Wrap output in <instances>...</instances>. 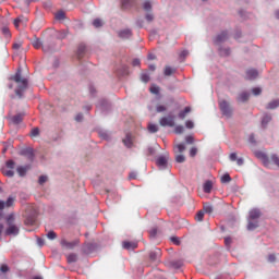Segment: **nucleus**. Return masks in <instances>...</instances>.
<instances>
[{
    "instance_id": "1",
    "label": "nucleus",
    "mask_w": 279,
    "mask_h": 279,
    "mask_svg": "<svg viewBox=\"0 0 279 279\" xmlns=\"http://www.w3.org/2000/svg\"><path fill=\"white\" fill-rule=\"evenodd\" d=\"M10 80L15 84V95L23 97V93L27 89V78L21 75V69L17 70L15 75L11 76Z\"/></svg>"
},
{
    "instance_id": "2",
    "label": "nucleus",
    "mask_w": 279,
    "mask_h": 279,
    "mask_svg": "<svg viewBox=\"0 0 279 279\" xmlns=\"http://www.w3.org/2000/svg\"><path fill=\"white\" fill-rule=\"evenodd\" d=\"M258 219H260V209H252L247 219V230H256L258 228Z\"/></svg>"
},
{
    "instance_id": "3",
    "label": "nucleus",
    "mask_w": 279,
    "mask_h": 279,
    "mask_svg": "<svg viewBox=\"0 0 279 279\" xmlns=\"http://www.w3.org/2000/svg\"><path fill=\"white\" fill-rule=\"evenodd\" d=\"M219 106L223 117H227V119H230V117H232V112H234V109H232V106H230V102L228 100H220Z\"/></svg>"
},
{
    "instance_id": "4",
    "label": "nucleus",
    "mask_w": 279,
    "mask_h": 279,
    "mask_svg": "<svg viewBox=\"0 0 279 279\" xmlns=\"http://www.w3.org/2000/svg\"><path fill=\"white\" fill-rule=\"evenodd\" d=\"M14 202H16V197L14 196H9L7 202L0 201V219L3 217L4 208H10L14 206Z\"/></svg>"
},
{
    "instance_id": "5",
    "label": "nucleus",
    "mask_w": 279,
    "mask_h": 279,
    "mask_svg": "<svg viewBox=\"0 0 279 279\" xmlns=\"http://www.w3.org/2000/svg\"><path fill=\"white\" fill-rule=\"evenodd\" d=\"M20 231L21 229L19 226L10 223L8 225V228L4 230V236H17Z\"/></svg>"
},
{
    "instance_id": "6",
    "label": "nucleus",
    "mask_w": 279,
    "mask_h": 279,
    "mask_svg": "<svg viewBox=\"0 0 279 279\" xmlns=\"http://www.w3.org/2000/svg\"><path fill=\"white\" fill-rule=\"evenodd\" d=\"M161 128H173L175 125V119L173 116L162 117L159 120Z\"/></svg>"
},
{
    "instance_id": "7",
    "label": "nucleus",
    "mask_w": 279,
    "mask_h": 279,
    "mask_svg": "<svg viewBox=\"0 0 279 279\" xmlns=\"http://www.w3.org/2000/svg\"><path fill=\"white\" fill-rule=\"evenodd\" d=\"M255 156L256 158L262 160L263 165H265L268 169H271L272 165H271V161L269 160V157H267V154L263 151H257Z\"/></svg>"
},
{
    "instance_id": "8",
    "label": "nucleus",
    "mask_w": 279,
    "mask_h": 279,
    "mask_svg": "<svg viewBox=\"0 0 279 279\" xmlns=\"http://www.w3.org/2000/svg\"><path fill=\"white\" fill-rule=\"evenodd\" d=\"M61 245L65 248V250H73V247L80 245V240H74L72 242H69L66 240H61Z\"/></svg>"
},
{
    "instance_id": "9",
    "label": "nucleus",
    "mask_w": 279,
    "mask_h": 279,
    "mask_svg": "<svg viewBox=\"0 0 279 279\" xmlns=\"http://www.w3.org/2000/svg\"><path fill=\"white\" fill-rule=\"evenodd\" d=\"M13 23H14V27H15L16 29H19V27H21V25H22L23 27H25V25H27V17L21 15V16H19L17 19H15Z\"/></svg>"
},
{
    "instance_id": "10",
    "label": "nucleus",
    "mask_w": 279,
    "mask_h": 279,
    "mask_svg": "<svg viewBox=\"0 0 279 279\" xmlns=\"http://www.w3.org/2000/svg\"><path fill=\"white\" fill-rule=\"evenodd\" d=\"M21 155L28 158V160H34V148H24L21 150Z\"/></svg>"
},
{
    "instance_id": "11",
    "label": "nucleus",
    "mask_w": 279,
    "mask_h": 279,
    "mask_svg": "<svg viewBox=\"0 0 279 279\" xmlns=\"http://www.w3.org/2000/svg\"><path fill=\"white\" fill-rule=\"evenodd\" d=\"M120 38L128 39L132 36V31L130 28L122 29L118 33Z\"/></svg>"
},
{
    "instance_id": "12",
    "label": "nucleus",
    "mask_w": 279,
    "mask_h": 279,
    "mask_svg": "<svg viewBox=\"0 0 279 279\" xmlns=\"http://www.w3.org/2000/svg\"><path fill=\"white\" fill-rule=\"evenodd\" d=\"M258 77V71L251 69L246 71V80H256Z\"/></svg>"
},
{
    "instance_id": "13",
    "label": "nucleus",
    "mask_w": 279,
    "mask_h": 279,
    "mask_svg": "<svg viewBox=\"0 0 279 279\" xmlns=\"http://www.w3.org/2000/svg\"><path fill=\"white\" fill-rule=\"evenodd\" d=\"M279 108V99H274L266 105V110H276Z\"/></svg>"
},
{
    "instance_id": "14",
    "label": "nucleus",
    "mask_w": 279,
    "mask_h": 279,
    "mask_svg": "<svg viewBox=\"0 0 279 279\" xmlns=\"http://www.w3.org/2000/svg\"><path fill=\"white\" fill-rule=\"evenodd\" d=\"M157 166L159 167V169H167V157L160 156L157 159Z\"/></svg>"
},
{
    "instance_id": "15",
    "label": "nucleus",
    "mask_w": 279,
    "mask_h": 279,
    "mask_svg": "<svg viewBox=\"0 0 279 279\" xmlns=\"http://www.w3.org/2000/svg\"><path fill=\"white\" fill-rule=\"evenodd\" d=\"M227 39H228V32H222L216 37L215 43H226Z\"/></svg>"
},
{
    "instance_id": "16",
    "label": "nucleus",
    "mask_w": 279,
    "mask_h": 279,
    "mask_svg": "<svg viewBox=\"0 0 279 279\" xmlns=\"http://www.w3.org/2000/svg\"><path fill=\"white\" fill-rule=\"evenodd\" d=\"M122 247L124 250H136L137 244L135 242H123Z\"/></svg>"
},
{
    "instance_id": "17",
    "label": "nucleus",
    "mask_w": 279,
    "mask_h": 279,
    "mask_svg": "<svg viewBox=\"0 0 279 279\" xmlns=\"http://www.w3.org/2000/svg\"><path fill=\"white\" fill-rule=\"evenodd\" d=\"M271 122V114H264V117L262 118V125L263 128H267V125H269V123Z\"/></svg>"
},
{
    "instance_id": "18",
    "label": "nucleus",
    "mask_w": 279,
    "mask_h": 279,
    "mask_svg": "<svg viewBox=\"0 0 279 279\" xmlns=\"http://www.w3.org/2000/svg\"><path fill=\"white\" fill-rule=\"evenodd\" d=\"M150 260H157L160 258V248H156L155 251L150 252L149 254Z\"/></svg>"
},
{
    "instance_id": "19",
    "label": "nucleus",
    "mask_w": 279,
    "mask_h": 279,
    "mask_svg": "<svg viewBox=\"0 0 279 279\" xmlns=\"http://www.w3.org/2000/svg\"><path fill=\"white\" fill-rule=\"evenodd\" d=\"M247 99H250V93H247V92H242L238 96V101H241L242 104H244V101H247Z\"/></svg>"
},
{
    "instance_id": "20",
    "label": "nucleus",
    "mask_w": 279,
    "mask_h": 279,
    "mask_svg": "<svg viewBox=\"0 0 279 279\" xmlns=\"http://www.w3.org/2000/svg\"><path fill=\"white\" fill-rule=\"evenodd\" d=\"M204 193H210L213 191V181H206L203 185Z\"/></svg>"
},
{
    "instance_id": "21",
    "label": "nucleus",
    "mask_w": 279,
    "mask_h": 279,
    "mask_svg": "<svg viewBox=\"0 0 279 279\" xmlns=\"http://www.w3.org/2000/svg\"><path fill=\"white\" fill-rule=\"evenodd\" d=\"M185 150H186V145L184 144H177L174 146V154H182Z\"/></svg>"
},
{
    "instance_id": "22",
    "label": "nucleus",
    "mask_w": 279,
    "mask_h": 279,
    "mask_svg": "<svg viewBox=\"0 0 279 279\" xmlns=\"http://www.w3.org/2000/svg\"><path fill=\"white\" fill-rule=\"evenodd\" d=\"M123 143L125 147H132L133 142H132V134H126L125 138L123 140Z\"/></svg>"
},
{
    "instance_id": "23",
    "label": "nucleus",
    "mask_w": 279,
    "mask_h": 279,
    "mask_svg": "<svg viewBox=\"0 0 279 279\" xmlns=\"http://www.w3.org/2000/svg\"><path fill=\"white\" fill-rule=\"evenodd\" d=\"M270 165H276V167H279V156L276 154L270 155Z\"/></svg>"
},
{
    "instance_id": "24",
    "label": "nucleus",
    "mask_w": 279,
    "mask_h": 279,
    "mask_svg": "<svg viewBox=\"0 0 279 279\" xmlns=\"http://www.w3.org/2000/svg\"><path fill=\"white\" fill-rule=\"evenodd\" d=\"M100 138H104V141H108L110 138V132L106 131V130H100L98 132Z\"/></svg>"
},
{
    "instance_id": "25",
    "label": "nucleus",
    "mask_w": 279,
    "mask_h": 279,
    "mask_svg": "<svg viewBox=\"0 0 279 279\" xmlns=\"http://www.w3.org/2000/svg\"><path fill=\"white\" fill-rule=\"evenodd\" d=\"M3 175H7V178H14V170L8 168L2 169Z\"/></svg>"
},
{
    "instance_id": "26",
    "label": "nucleus",
    "mask_w": 279,
    "mask_h": 279,
    "mask_svg": "<svg viewBox=\"0 0 279 279\" xmlns=\"http://www.w3.org/2000/svg\"><path fill=\"white\" fill-rule=\"evenodd\" d=\"M13 123H15V125H19V123H21V121H23V113H19L16 116H14L12 118Z\"/></svg>"
},
{
    "instance_id": "27",
    "label": "nucleus",
    "mask_w": 279,
    "mask_h": 279,
    "mask_svg": "<svg viewBox=\"0 0 279 279\" xmlns=\"http://www.w3.org/2000/svg\"><path fill=\"white\" fill-rule=\"evenodd\" d=\"M32 45L35 49H40V47H43V41H40L38 38H35L32 40Z\"/></svg>"
},
{
    "instance_id": "28",
    "label": "nucleus",
    "mask_w": 279,
    "mask_h": 279,
    "mask_svg": "<svg viewBox=\"0 0 279 279\" xmlns=\"http://www.w3.org/2000/svg\"><path fill=\"white\" fill-rule=\"evenodd\" d=\"M159 128L158 124H148V132H150V134H156V132H158Z\"/></svg>"
},
{
    "instance_id": "29",
    "label": "nucleus",
    "mask_w": 279,
    "mask_h": 279,
    "mask_svg": "<svg viewBox=\"0 0 279 279\" xmlns=\"http://www.w3.org/2000/svg\"><path fill=\"white\" fill-rule=\"evenodd\" d=\"M189 112H191V107H185V109L183 111H180L179 119H185L186 114H189Z\"/></svg>"
},
{
    "instance_id": "30",
    "label": "nucleus",
    "mask_w": 279,
    "mask_h": 279,
    "mask_svg": "<svg viewBox=\"0 0 279 279\" xmlns=\"http://www.w3.org/2000/svg\"><path fill=\"white\" fill-rule=\"evenodd\" d=\"M93 25H94V27H96V28L104 27V20H101V19H96V20L93 21Z\"/></svg>"
},
{
    "instance_id": "31",
    "label": "nucleus",
    "mask_w": 279,
    "mask_h": 279,
    "mask_svg": "<svg viewBox=\"0 0 279 279\" xmlns=\"http://www.w3.org/2000/svg\"><path fill=\"white\" fill-rule=\"evenodd\" d=\"M16 171H17L19 175L21 178H23V175H25L27 173V167H17Z\"/></svg>"
},
{
    "instance_id": "32",
    "label": "nucleus",
    "mask_w": 279,
    "mask_h": 279,
    "mask_svg": "<svg viewBox=\"0 0 279 279\" xmlns=\"http://www.w3.org/2000/svg\"><path fill=\"white\" fill-rule=\"evenodd\" d=\"M203 213H206L207 215L213 214V206L210 204H205L203 208Z\"/></svg>"
},
{
    "instance_id": "33",
    "label": "nucleus",
    "mask_w": 279,
    "mask_h": 279,
    "mask_svg": "<svg viewBox=\"0 0 279 279\" xmlns=\"http://www.w3.org/2000/svg\"><path fill=\"white\" fill-rule=\"evenodd\" d=\"M175 71L174 68H171V66H166L165 69V75L169 76V75H173V72Z\"/></svg>"
},
{
    "instance_id": "34",
    "label": "nucleus",
    "mask_w": 279,
    "mask_h": 279,
    "mask_svg": "<svg viewBox=\"0 0 279 279\" xmlns=\"http://www.w3.org/2000/svg\"><path fill=\"white\" fill-rule=\"evenodd\" d=\"M68 263H77V255L76 254H70L68 256Z\"/></svg>"
},
{
    "instance_id": "35",
    "label": "nucleus",
    "mask_w": 279,
    "mask_h": 279,
    "mask_svg": "<svg viewBox=\"0 0 279 279\" xmlns=\"http://www.w3.org/2000/svg\"><path fill=\"white\" fill-rule=\"evenodd\" d=\"M263 93V88L260 87H254L252 89V94L255 96V97H258V95H260Z\"/></svg>"
},
{
    "instance_id": "36",
    "label": "nucleus",
    "mask_w": 279,
    "mask_h": 279,
    "mask_svg": "<svg viewBox=\"0 0 279 279\" xmlns=\"http://www.w3.org/2000/svg\"><path fill=\"white\" fill-rule=\"evenodd\" d=\"M56 19H57V21H64V19H65L64 11H59V12L56 14Z\"/></svg>"
},
{
    "instance_id": "37",
    "label": "nucleus",
    "mask_w": 279,
    "mask_h": 279,
    "mask_svg": "<svg viewBox=\"0 0 279 279\" xmlns=\"http://www.w3.org/2000/svg\"><path fill=\"white\" fill-rule=\"evenodd\" d=\"M39 134H40V130H39L38 128H35V129H33V130L31 131V136H32L33 138H36V136H39Z\"/></svg>"
},
{
    "instance_id": "38",
    "label": "nucleus",
    "mask_w": 279,
    "mask_h": 279,
    "mask_svg": "<svg viewBox=\"0 0 279 279\" xmlns=\"http://www.w3.org/2000/svg\"><path fill=\"white\" fill-rule=\"evenodd\" d=\"M232 178H230V174H223L221 177L222 184H227V182H231Z\"/></svg>"
},
{
    "instance_id": "39",
    "label": "nucleus",
    "mask_w": 279,
    "mask_h": 279,
    "mask_svg": "<svg viewBox=\"0 0 279 279\" xmlns=\"http://www.w3.org/2000/svg\"><path fill=\"white\" fill-rule=\"evenodd\" d=\"M143 9H144L146 12H149V11L151 10V2H150V1L144 2Z\"/></svg>"
},
{
    "instance_id": "40",
    "label": "nucleus",
    "mask_w": 279,
    "mask_h": 279,
    "mask_svg": "<svg viewBox=\"0 0 279 279\" xmlns=\"http://www.w3.org/2000/svg\"><path fill=\"white\" fill-rule=\"evenodd\" d=\"M204 210H201L196 214V221H204Z\"/></svg>"
},
{
    "instance_id": "41",
    "label": "nucleus",
    "mask_w": 279,
    "mask_h": 279,
    "mask_svg": "<svg viewBox=\"0 0 279 279\" xmlns=\"http://www.w3.org/2000/svg\"><path fill=\"white\" fill-rule=\"evenodd\" d=\"M57 236H58V235H57L56 232H53V231H49V232L47 233V239H49L50 241L56 240Z\"/></svg>"
},
{
    "instance_id": "42",
    "label": "nucleus",
    "mask_w": 279,
    "mask_h": 279,
    "mask_svg": "<svg viewBox=\"0 0 279 279\" xmlns=\"http://www.w3.org/2000/svg\"><path fill=\"white\" fill-rule=\"evenodd\" d=\"M150 93H153V95H158L160 93V87L153 85L150 87Z\"/></svg>"
},
{
    "instance_id": "43",
    "label": "nucleus",
    "mask_w": 279,
    "mask_h": 279,
    "mask_svg": "<svg viewBox=\"0 0 279 279\" xmlns=\"http://www.w3.org/2000/svg\"><path fill=\"white\" fill-rule=\"evenodd\" d=\"M141 80H142V82H144V84H147V82H149V74L142 73Z\"/></svg>"
},
{
    "instance_id": "44",
    "label": "nucleus",
    "mask_w": 279,
    "mask_h": 279,
    "mask_svg": "<svg viewBox=\"0 0 279 279\" xmlns=\"http://www.w3.org/2000/svg\"><path fill=\"white\" fill-rule=\"evenodd\" d=\"M174 132H175L177 134H183V133H184V126H182V125H177V126L174 128Z\"/></svg>"
},
{
    "instance_id": "45",
    "label": "nucleus",
    "mask_w": 279,
    "mask_h": 279,
    "mask_svg": "<svg viewBox=\"0 0 279 279\" xmlns=\"http://www.w3.org/2000/svg\"><path fill=\"white\" fill-rule=\"evenodd\" d=\"M156 110H157V112H165V111H167V106H165V105H157L156 106Z\"/></svg>"
},
{
    "instance_id": "46",
    "label": "nucleus",
    "mask_w": 279,
    "mask_h": 279,
    "mask_svg": "<svg viewBox=\"0 0 279 279\" xmlns=\"http://www.w3.org/2000/svg\"><path fill=\"white\" fill-rule=\"evenodd\" d=\"M175 160H177V162L182 163L186 160V157H184V155H177Z\"/></svg>"
},
{
    "instance_id": "47",
    "label": "nucleus",
    "mask_w": 279,
    "mask_h": 279,
    "mask_svg": "<svg viewBox=\"0 0 279 279\" xmlns=\"http://www.w3.org/2000/svg\"><path fill=\"white\" fill-rule=\"evenodd\" d=\"M35 222L36 219H34L33 217H28L25 221L26 226H34Z\"/></svg>"
},
{
    "instance_id": "48",
    "label": "nucleus",
    "mask_w": 279,
    "mask_h": 279,
    "mask_svg": "<svg viewBox=\"0 0 279 279\" xmlns=\"http://www.w3.org/2000/svg\"><path fill=\"white\" fill-rule=\"evenodd\" d=\"M185 128H187V130H193L195 128V124L193 123V121L189 120L185 122Z\"/></svg>"
},
{
    "instance_id": "49",
    "label": "nucleus",
    "mask_w": 279,
    "mask_h": 279,
    "mask_svg": "<svg viewBox=\"0 0 279 279\" xmlns=\"http://www.w3.org/2000/svg\"><path fill=\"white\" fill-rule=\"evenodd\" d=\"M221 56H230V49L229 48H222L220 49Z\"/></svg>"
},
{
    "instance_id": "50",
    "label": "nucleus",
    "mask_w": 279,
    "mask_h": 279,
    "mask_svg": "<svg viewBox=\"0 0 279 279\" xmlns=\"http://www.w3.org/2000/svg\"><path fill=\"white\" fill-rule=\"evenodd\" d=\"M108 101L106 99L99 100L97 104V108H104V106H107Z\"/></svg>"
},
{
    "instance_id": "51",
    "label": "nucleus",
    "mask_w": 279,
    "mask_h": 279,
    "mask_svg": "<svg viewBox=\"0 0 279 279\" xmlns=\"http://www.w3.org/2000/svg\"><path fill=\"white\" fill-rule=\"evenodd\" d=\"M170 241H171L172 243H174V245H180V238H178V236H172V238H170Z\"/></svg>"
},
{
    "instance_id": "52",
    "label": "nucleus",
    "mask_w": 279,
    "mask_h": 279,
    "mask_svg": "<svg viewBox=\"0 0 279 279\" xmlns=\"http://www.w3.org/2000/svg\"><path fill=\"white\" fill-rule=\"evenodd\" d=\"M14 167H15V163L13 160L7 161V169H14Z\"/></svg>"
},
{
    "instance_id": "53",
    "label": "nucleus",
    "mask_w": 279,
    "mask_h": 279,
    "mask_svg": "<svg viewBox=\"0 0 279 279\" xmlns=\"http://www.w3.org/2000/svg\"><path fill=\"white\" fill-rule=\"evenodd\" d=\"M47 180H48V177L47 175H41V177H39V180H38V182H39V184H45V182H47Z\"/></svg>"
},
{
    "instance_id": "54",
    "label": "nucleus",
    "mask_w": 279,
    "mask_h": 279,
    "mask_svg": "<svg viewBox=\"0 0 279 279\" xmlns=\"http://www.w3.org/2000/svg\"><path fill=\"white\" fill-rule=\"evenodd\" d=\"M156 234H158V229L154 228L149 231V235L151 239H154V236H156Z\"/></svg>"
},
{
    "instance_id": "55",
    "label": "nucleus",
    "mask_w": 279,
    "mask_h": 279,
    "mask_svg": "<svg viewBox=\"0 0 279 279\" xmlns=\"http://www.w3.org/2000/svg\"><path fill=\"white\" fill-rule=\"evenodd\" d=\"M185 143H187V145H193L194 141H193V136L189 135L185 137Z\"/></svg>"
},
{
    "instance_id": "56",
    "label": "nucleus",
    "mask_w": 279,
    "mask_h": 279,
    "mask_svg": "<svg viewBox=\"0 0 279 279\" xmlns=\"http://www.w3.org/2000/svg\"><path fill=\"white\" fill-rule=\"evenodd\" d=\"M190 156L194 158V156H197V149L195 147H192L190 150Z\"/></svg>"
},
{
    "instance_id": "57",
    "label": "nucleus",
    "mask_w": 279,
    "mask_h": 279,
    "mask_svg": "<svg viewBox=\"0 0 279 279\" xmlns=\"http://www.w3.org/2000/svg\"><path fill=\"white\" fill-rule=\"evenodd\" d=\"M229 159L231 160V162H234L236 161L239 158L236 157V153H232L230 156H229Z\"/></svg>"
},
{
    "instance_id": "58",
    "label": "nucleus",
    "mask_w": 279,
    "mask_h": 279,
    "mask_svg": "<svg viewBox=\"0 0 279 279\" xmlns=\"http://www.w3.org/2000/svg\"><path fill=\"white\" fill-rule=\"evenodd\" d=\"M75 121H77L78 123L84 121V114H82V113L76 114Z\"/></svg>"
},
{
    "instance_id": "59",
    "label": "nucleus",
    "mask_w": 279,
    "mask_h": 279,
    "mask_svg": "<svg viewBox=\"0 0 279 279\" xmlns=\"http://www.w3.org/2000/svg\"><path fill=\"white\" fill-rule=\"evenodd\" d=\"M7 223H8V226H10V223H14V216H13V215H10V216L7 218Z\"/></svg>"
},
{
    "instance_id": "60",
    "label": "nucleus",
    "mask_w": 279,
    "mask_h": 279,
    "mask_svg": "<svg viewBox=\"0 0 279 279\" xmlns=\"http://www.w3.org/2000/svg\"><path fill=\"white\" fill-rule=\"evenodd\" d=\"M0 270L2 271V274H7V271H9L10 268L8 267V265H2Z\"/></svg>"
},
{
    "instance_id": "61",
    "label": "nucleus",
    "mask_w": 279,
    "mask_h": 279,
    "mask_svg": "<svg viewBox=\"0 0 279 279\" xmlns=\"http://www.w3.org/2000/svg\"><path fill=\"white\" fill-rule=\"evenodd\" d=\"M248 143H251L252 145H254V143H256V140H255V137H254V134H251V135L248 136Z\"/></svg>"
},
{
    "instance_id": "62",
    "label": "nucleus",
    "mask_w": 279,
    "mask_h": 279,
    "mask_svg": "<svg viewBox=\"0 0 279 279\" xmlns=\"http://www.w3.org/2000/svg\"><path fill=\"white\" fill-rule=\"evenodd\" d=\"M235 161H236L238 167H243V162H244L243 158L240 157Z\"/></svg>"
},
{
    "instance_id": "63",
    "label": "nucleus",
    "mask_w": 279,
    "mask_h": 279,
    "mask_svg": "<svg viewBox=\"0 0 279 279\" xmlns=\"http://www.w3.org/2000/svg\"><path fill=\"white\" fill-rule=\"evenodd\" d=\"M132 64H133V66H141V60L140 59H134Z\"/></svg>"
},
{
    "instance_id": "64",
    "label": "nucleus",
    "mask_w": 279,
    "mask_h": 279,
    "mask_svg": "<svg viewBox=\"0 0 279 279\" xmlns=\"http://www.w3.org/2000/svg\"><path fill=\"white\" fill-rule=\"evenodd\" d=\"M225 243L226 245H230L232 243V238H226Z\"/></svg>"
}]
</instances>
